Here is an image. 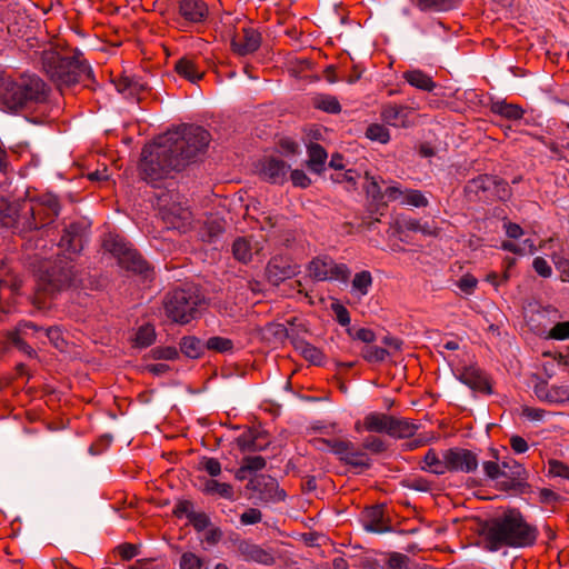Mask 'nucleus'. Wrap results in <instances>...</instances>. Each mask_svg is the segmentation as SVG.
Listing matches in <instances>:
<instances>
[{"instance_id":"6ab92c4d","label":"nucleus","mask_w":569,"mask_h":569,"mask_svg":"<svg viewBox=\"0 0 569 569\" xmlns=\"http://www.w3.org/2000/svg\"><path fill=\"white\" fill-rule=\"evenodd\" d=\"M458 379L473 391L486 395L492 393V387L488 377L475 366L465 367L459 373Z\"/></svg>"},{"instance_id":"de8ad7c7","label":"nucleus","mask_w":569,"mask_h":569,"mask_svg":"<svg viewBox=\"0 0 569 569\" xmlns=\"http://www.w3.org/2000/svg\"><path fill=\"white\" fill-rule=\"evenodd\" d=\"M550 402H569V386H553L546 393Z\"/></svg>"},{"instance_id":"5701e85b","label":"nucleus","mask_w":569,"mask_h":569,"mask_svg":"<svg viewBox=\"0 0 569 569\" xmlns=\"http://www.w3.org/2000/svg\"><path fill=\"white\" fill-rule=\"evenodd\" d=\"M264 433L249 428L236 439L237 446L241 452H254L264 450L269 442L263 441Z\"/></svg>"},{"instance_id":"1a4fd4ad","label":"nucleus","mask_w":569,"mask_h":569,"mask_svg":"<svg viewBox=\"0 0 569 569\" xmlns=\"http://www.w3.org/2000/svg\"><path fill=\"white\" fill-rule=\"evenodd\" d=\"M103 248L117 258L121 268L141 277L142 280H152L154 277L153 267L142 257V254L128 244L120 237H112L103 240Z\"/></svg>"},{"instance_id":"393cba45","label":"nucleus","mask_w":569,"mask_h":569,"mask_svg":"<svg viewBox=\"0 0 569 569\" xmlns=\"http://www.w3.org/2000/svg\"><path fill=\"white\" fill-rule=\"evenodd\" d=\"M392 416L380 412H370L363 418V428L368 432L387 433L390 432Z\"/></svg>"},{"instance_id":"cd10ccee","label":"nucleus","mask_w":569,"mask_h":569,"mask_svg":"<svg viewBox=\"0 0 569 569\" xmlns=\"http://www.w3.org/2000/svg\"><path fill=\"white\" fill-rule=\"evenodd\" d=\"M180 351L188 358L198 359L206 350V342L196 336H184L179 342Z\"/></svg>"},{"instance_id":"b1692460","label":"nucleus","mask_w":569,"mask_h":569,"mask_svg":"<svg viewBox=\"0 0 569 569\" xmlns=\"http://www.w3.org/2000/svg\"><path fill=\"white\" fill-rule=\"evenodd\" d=\"M363 526L368 531L383 533L390 531V527L385 521V509L382 505L368 508L363 518Z\"/></svg>"},{"instance_id":"bf43d9fd","label":"nucleus","mask_w":569,"mask_h":569,"mask_svg":"<svg viewBox=\"0 0 569 569\" xmlns=\"http://www.w3.org/2000/svg\"><path fill=\"white\" fill-rule=\"evenodd\" d=\"M548 337L556 340H566L569 338V321L556 323L548 333Z\"/></svg>"},{"instance_id":"680f3d73","label":"nucleus","mask_w":569,"mask_h":569,"mask_svg":"<svg viewBox=\"0 0 569 569\" xmlns=\"http://www.w3.org/2000/svg\"><path fill=\"white\" fill-rule=\"evenodd\" d=\"M549 473L553 477H561L563 479H569V467L563 462L551 459L549 460Z\"/></svg>"},{"instance_id":"f03ea898","label":"nucleus","mask_w":569,"mask_h":569,"mask_svg":"<svg viewBox=\"0 0 569 569\" xmlns=\"http://www.w3.org/2000/svg\"><path fill=\"white\" fill-rule=\"evenodd\" d=\"M480 535L485 549L491 552L501 548H528L536 545L539 530L529 523L517 508H508L502 513L481 522Z\"/></svg>"},{"instance_id":"ea45409f","label":"nucleus","mask_w":569,"mask_h":569,"mask_svg":"<svg viewBox=\"0 0 569 569\" xmlns=\"http://www.w3.org/2000/svg\"><path fill=\"white\" fill-rule=\"evenodd\" d=\"M242 552L251 560L263 565L273 563L274 559L271 553L263 550L257 545H246L242 548Z\"/></svg>"},{"instance_id":"69168bd1","label":"nucleus","mask_w":569,"mask_h":569,"mask_svg":"<svg viewBox=\"0 0 569 569\" xmlns=\"http://www.w3.org/2000/svg\"><path fill=\"white\" fill-rule=\"evenodd\" d=\"M290 179L295 187L308 188L311 184L310 178L303 170L295 169L291 171Z\"/></svg>"},{"instance_id":"4d7b16f0","label":"nucleus","mask_w":569,"mask_h":569,"mask_svg":"<svg viewBox=\"0 0 569 569\" xmlns=\"http://www.w3.org/2000/svg\"><path fill=\"white\" fill-rule=\"evenodd\" d=\"M282 156L290 157L299 151V144L290 138H281L277 149Z\"/></svg>"},{"instance_id":"9b49d317","label":"nucleus","mask_w":569,"mask_h":569,"mask_svg":"<svg viewBox=\"0 0 569 569\" xmlns=\"http://www.w3.org/2000/svg\"><path fill=\"white\" fill-rule=\"evenodd\" d=\"M311 443L319 450H322V446L329 447L340 462L351 468L359 469V472L369 469L372 465V460L368 453L363 451L362 448H358L356 443L350 440L340 438H315L311 440Z\"/></svg>"},{"instance_id":"4be33fe9","label":"nucleus","mask_w":569,"mask_h":569,"mask_svg":"<svg viewBox=\"0 0 569 569\" xmlns=\"http://www.w3.org/2000/svg\"><path fill=\"white\" fill-rule=\"evenodd\" d=\"M27 328H33L34 331H40L41 328L31 321H21L18 326L12 330L7 332V339L20 351L26 353L28 357H36V350L29 346L23 339L22 336H27Z\"/></svg>"},{"instance_id":"ddd939ff","label":"nucleus","mask_w":569,"mask_h":569,"mask_svg":"<svg viewBox=\"0 0 569 569\" xmlns=\"http://www.w3.org/2000/svg\"><path fill=\"white\" fill-rule=\"evenodd\" d=\"M298 273L299 266L293 263L291 258L286 256H274L266 266V277L272 286H279Z\"/></svg>"},{"instance_id":"c85d7f7f","label":"nucleus","mask_w":569,"mask_h":569,"mask_svg":"<svg viewBox=\"0 0 569 569\" xmlns=\"http://www.w3.org/2000/svg\"><path fill=\"white\" fill-rule=\"evenodd\" d=\"M293 347L296 350L300 351L302 357L309 362L316 366L322 365L325 356L319 348L312 346L300 337L293 338Z\"/></svg>"},{"instance_id":"20e7f679","label":"nucleus","mask_w":569,"mask_h":569,"mask_svg":"<svg viewBox=\"0 0 569 569\" xmlns=\"http://www.w3.org/2000/svg\"><path fill=\"white\" fill-rule=\"evenodd\" d=\"M42 69L50 80L62 91L77 83L93 89L96 83L93 71L79 49L72 56H63L57 50H44L41 53Z\"/></svg>"},{"instance_id":"f8f14e48","label":"nucleus","mask_w":569,"mask_h":569,"mask_svg":"<svg viewBox=\"0 0 569 569\" xmlns=\"http://www.w3.org/2000/svg\"><path fill=\"white\" fill-rule=\"evenodd\" d=\"M309 273L317 281H348L350 270L345 263H336L330 257H317L309 263Z\"/></svg>"},{"instance_id":"f704fd0d","label":"nucleus","mask_w":569,"mask_h":569,"mask_svg":"<svg viewBox=\"0 0 569 569\" xmlns=\"http://www.w3.org/2000/svg\"><path fill=\"white\" fill-rule=\"evenodd\" d=\"M268 337H272L277 342H283L289 339L293 345V338H298L299 333L292 328L288 329L282 323H268L264 329Z\"/></svg>"},{"instance_id":"dca6fc26","label":"nucleus","mask_w":569,"mask_h":569,"mask_svg":"<svg viewBox=\"0 0 569 569\" xmlns=\"http://www.w3.org/2000/svg\"><path fill=\"white\" fill-rule=\"evenodd\" d=\"M88 238V227L82 222H72L63 229L59 247L72 254L82 251Z\"/></svg>"},{"instance_id":"39448f33","label":"nucleus","mask_w":569,"mask_h":569,"mask_svg":"<svg viewBox=\"0 0 569 569\" xmlns=\"http://www.w3.org/2000/svg\"><path fill=\"white\" fill-rule=\"evenodd\" d=\"M50 88L36 74H23L18 80L0 74V101L10 110L48 99Z\"/></svg>"},{"instance_id":"72a5a7b5","label":"nucleus","mask_w":569,"mask_h":569,"mask_svg":"<svg viewBox=\"0 0 569 569\" xmlns=\"http://www.w3.org/2000/svg\"><path fill=\"white\" fill-rule=\"evenodd\" d=\"M423 462L425 466L422 469L428 470L435 475L441 476L448 471L446 451L442 453V459H440L433 449H429L425 455Z\"/></svg>"},{"instance_id":"412c9836","label":"nucleus","mask_w":569,"mask_h":569,"mask_svg":"<svg viewBox=\"0 0 569 569\" xmlns=\"http://www.w3.org/2000/svg\"><path fill=\"white\" fill-rule=\"evenodd\" d=\"M243 34L233 37L231 46L233 51L240 56H247L259 49L261 37L258 31L252 28H244Z\"/></svg>"},{"instance_id":"6e6d98bb","label":"nucleus","mask_w":569,"mask_h":569,"mask_svg":"<svg viewBox=\"0 0 569 569\" xmlns=\"http://www.w3.org/2000/svg\"><path fill=\"white\" fill-rule=\"evenodd\" d=\"M202 560L193 552H184L180 558L181 569H202Z\"/></svg>"},{"instance_id":"58836bf2","label":"nucleus","mask_w":569,"mask_h":569,"mask_svg":"<svg viewBox=\"0 0 569 569\" xmlns=\"http://www.w3.org/2000/svg\"><path fill=\"white\" fill-rule=\"evenodd\" d=\"M226 229V221L222 219L208 220L202 229V239L207 242H213L221 236Z\"/></svg>"},{"instance_id":"49530a36","label":"nucleus","mask_w":569,"mask_h":569,"mask_svg":"<svg viewBox=\"0 0 569 569\" xmlns=\"http://www.w3.org/2000/svg\"><path fill=\"white\" fill-rule=\"evenodd\" d=\"M372 284V276L369 271L363 270L355 274L352 280V288L366 296L369 292V288Z\"/></svg>"},{"instance_id":"7ed1b4c3","label":"nucleus","mask_w":569,"mask_h":569,"mask_svg":"<svg viewBox=\"0 0 569 569\" xmlns=\"http://www.w3.org/2000/svg\"><path fill=\"white\" fill-rule=\"evenodd\" d=\"M59 212V200L51 193L20 202L0 199V224L22 238L53 222Z\"/></svg>"},{"instance_id":"2f4dec72","label":"nucleus","mask_w":569,"mask_h":569,"mask_svg":"<svg viewBox=\"0 0 569 569\" xmlns=\"http://www.w3.org/2000/svg\"><path fill=\"white\" fill-rule=\"evenodd\" d=\"M116 89L118 92L126 94V98L133 99L138 98L140 92L146 90V86L136 81L130 77H120L114 81Z\"/></svg>"},{"instance_id":"a878e982","label":"nucleus","mask_w":569,"mask_h":569,"mask_svg":"<svg viewBox=\"0 0 569 569\" xmlns=\"http://www.w3.org/2000/svg\"><path fill=\"white\" fill-rule=\"evenodd\" d=\"M176 72L192 83L198 82L204 76V71L198 69L194 60L184 56L177 60L174 64Z\"/></svg>"},{"instance_id":"774afa93","label":"nucleus","mask_w":569,"mask_h":569,"mask_svg":"<svg viewBox=\"0 0 569 569\" xmlns=\"http://www.w3.org/2000/svg\"><path fill=\"white\" fill-rule=\"evenodd\" d=\"M482 466L487 477L492 480H496L501 476H507V471L501 470L499 465L495 461H485Z\"/></svg>"},{"instance_id":"13d9d810","label":"nucleus","mask_w":569,"mask_h":569,"mask_svg":"<svg viewBox=\"0 0 569 569\" xmlns=\"http://www.w3.org/2000/svg\"><path fill=\"white\" fill-rule=\"evenodd\" d=\"M242 462L249 472L262 470L267 463L266 459L261 456H246L243 457Z\"/></svg>"},{"instance_id":"338daca9","label":"nucleus","mask_w":569,"mask_h":569,"mask_svg":"<svg viewBox=\"0 0 569 569\" xmlns=\"http://www.w3.org/2000/svg\"><path fill=\"white\" fill-rule=\"evenodd\" d=\"M262 519V513L257 508H250L240 516L242 525H256Z\"/></svg>"},{"instance_id":"79ce46f5","label":"nucleus","mask_w":569,"mask_h":569,"mask_svg":"<svg viewBox=\"0 0 569 569\" xmlns=\"http://www.w3.org/2000/svg\"><path fill=\"white\" fill-rule=\"evenodd\" d=\"M460 0H418L421 10L448 11L453 9Z\"/></svg>"},{"instance_id":"c9c22d12","label":"nucleus","mask_w":569,"mask_h":569,"mask_svg":"<svg viewBox=\"0 0 569 569\" xmlns=\"http://www.w3.org/2000/svg\"><path fill=\"white\" fill-rule=\"evenodd\" d=\"M232 254L234 259L242 263H248L252 259L251 242L246 237H238L232 243Z\"/></svg>"},{"instance_id":"052dcab7","label":"nucleus","mask_w":569,"mask_h":569,"mask_svg":"<svg viewBox=\"0 0 569 569\" xmlns=\"http://www.w3.org/2000/svg\"><path fill=\"white\" fill-rule=\"evenodd\" d=\"M347 332L352 339L360 340L367 345H369L376 340L375 332L368 328H360L355 333L351 328H348Z\"/></svg>"},{"instance_id":"bb28decb","label":"nucleus","mask_w":569,"mask_h":569,"mask_svg":"<svg viewBox=\"0 0 569 569\" xmlns=\"http://www.w3.org/2000/svg\"><path fill=\"white\" fill-rule=\"evenodd\" d=\"M308 157L307 166L309 170L321 173L325 170V162L328 157L326 149L319 143L311 142L308 146Z\"/></svg>"},{"instance_id":"9d476101","label":"nucleus","mask_w":569,"mask_h":569,"mask_svg":"<svg viewBox=\"0 0 569 569\" xmlns=\"http://www.w3.org/2000/svg\"><path fill=\"white\" fill-rule=\"evenodd\" d=\"M154 197L159 216L168 229L182 230L190 223L191 212L182 206L178 191L160 189Z\"/></svg>"},{"instance_id":"e433bc0d","label":"nucleus","mask_w":569,"mask_h":569,"mask_svg":"<svg viewBox=\"0 0 569 569\" xmlns=\"http://www.w3.org/2000/svg\"><path fill=\"white\" fill-rule=\"evenodd\" d=\"M203 492L207 495H219L220 497L234 500L233 488L229 483L219 482L213 479H209L204 483Z\"/></svg>"},{"instance_id":"c756f323","label":"nucleus","mask_w":569,"mask_h":569,"mask_svg":"<svg viewBox=\"0 0 569 569\" xmlns=\"http://www.w3.org/2000/svg\"><path fill=\"white\" fill-rule=\"evenodd\" d=\"M403 78L407 82L420 90L432 91L436 88V83L430 76L421 70H409L403 73Z\"/></svg>"},{"instance_id":"c03bdc74","label":"nucleus","mask_w":569,"mask_h":569,"mask_svg":"<svg viewBox=\"0 0 569 569\" xmlns=\"http://www.w3.org/2000/svg\"><path fill=\"white\" fill-rule=\"evenodd\" d=\"M389 355L387 349L370 345L365 346L361 350V357L370 363L382 362Z\"/></svg>"},{"instance_id":"a19ab883","label":"nucleus","mask_w":569,"mask_h":569,"mask_svg":"<svg viewBox=\"0 0 569 569\" xmlns=\"http://www.w3.org/2000/svg\"><path fill=\"white\" fill-rule=\"evenodd\" d=\"M156 340L154 327L150 323L141 326L136 332L134 345L139 348H147Z\"/></svg>"},{"instance_id":"8fccbe9b","label":"nucleus","mask_w":569,"mask_h":569,"mask_svg":"<svg viewBox=\"0 0 569 569\" xmlns=\"http://www.w3.org/2000/svg\"><path fill=\"white\" fill-rule=\"evenodd\" d=\"M362 449L363 451L365 450H368L375 455H379L383 451L387 450V445L386 442L379 438V437H376V436H369L367 437L363 442H362Z\"/></svg>"},{"instance_id":"0eeeda50","label":"nucleus","mask_w":569,"mask_h":569,"mask_svg":"<svg viewBox=\"0 0 569 569\" xmlns=\"http://www.w3.org/2000/svg\"><path fill=\"white\" fill-rule=\"evenodd\" d=\"M203 298L194 287L176 288L166 293L162 305L166 316L176 323L187 325L199 316Z\"/></svg>"},{"instance_id":"2eb2a0df","label":"nucleus","mask_w":569,"mask_h":569,"mask_svg":"<svg viewBox=\"0 0 569 569\" xmlns=\"http://www.w3.org/2000/svg\"><path fill=\"white\" fill-rule=\"evenodd\" d=\"M247 489L258 493L261 501L284 500L287 495L279 489L278 481L268 475H257L247 483Z\"/></svg>"},{"instance_id":"a18cd8bd","label":"nucleus","mask_w":569,"mask_h":569,"mask_svg":"<svg viewBox=\"0 0 569 569\" xmlns=\"http://www.w3.org/2000/svg\"><path fill=\"white\" fill-rule=\"evenodd\" d=\"M366 137L372 141L387 143L390 139V133L383 124L371 123L366 130Z\"/></svg>"},{"instance_id":"7c9ffc66","label":"nucleus","mask_w":569,"mask_h":569,"mask_svg":"<svg viewBox=\"0 0 569 569\" xmlns=\"http://www.w3.org/2000/svg\"><path fill=\"white\" fill-rule=\"evenodd\" d=\"M418 429L412 421L392 416L389 436L393 438H410Z\"/></svg>"},{"instance_id":"0e129e2a","label":"nucleus","mask_w":569,"mask_h":569,"mask_svg":"<svg viewBox=\"0 0 569 569\" xmlns=\"http://www.w3.org/2000/svg\"><path fill=\"white\" fill-rule=\"evenodd\" d=\"M200 463L211 477H217L221 472V463L216 458L203 457Z\"/></svg>"},{"instance_id":"a211bd4d","label":"nucleus","mask_w":569,"mask_h":569,"mask_svg":"<svg viewBox=\"0 0 569 569\" xmlns=\"http://www.w3.org/2000/svg\"><path fill=\"white\" fill-rule=\"evenodd\" d=\"M290 166L281 159L269 156L260 161L259 173L263 180L273 183L282 184L287 181V173Z\"/></svg>"},{"instance_id":"864d4df0","label":"nucleus","mask_w":569,"mask_h":569,"mask_svg":"<svg viewBox=\"0 0 569 569\" xmlns=\"http://www.w3.org/2000/svg\"><path fill=\"white\" fill-rule=\"evenodd\" d=\"M188 520L193 526V528L199 532L203 531L211 525L210 518L204 512L193 511L189 515Z\"/></svg>"},{"instance_id":"09e8293b","label":"nucleus","mask_w":569,"mask_h":569,"mask_svg":"<svg viewBox=\"0 0 569 569\" xmlns=\"http://www.w3.org/2000/svg\"><path fill=\"white\" fill-rule=\"evenodd\" d=\"M150 357L154 360H174L179 358V351L176 347H156L150 350Z\"/></svg>"},{"instance_id":"603ef678","label":"nucleus","mask_w":569,"mask_h":569,"mask_svg":"<svg viewBox=\"0 0 569 569\" xmlns=\"http://www.w3.org/2000/svg\"><path fill=\"white\" fill-rule=\"evenodd\" d=\"M410 558L400 552L390 553L387 566L388 569H408Z\"/></svg>"},{"instance_id":"37998d69","label":"nucleus","mask_w":569,"mask_h":569,"mask_svg":"<svg viewBox=\"0 0 569 569\" xmlns=\"http://www.w3.org/2000/svg\"><path fill=\"white\" fill-rule=\"evenodd\" d=\"M206 349L216 351L219 353L232 352L233 341L229 338L223 337H211L206 341Z\"/></svg>"},{"instance_id":"e2e57ef3","label":"nucleus","mask_w":569,"mask_h":569,"mask_svg":"<svg viewBox=\"0 0 569 569\" xmlns=\"http://www.w3.org/2000/svg\"><path fill=\"white\" fill-rule=\"evenodd\" d=\"M331 310L335 312L336 319L341 326L346 327L350 325V313L343 305L340 302H333L331 305Z\"/></svg>"},{"instance_id":"6e6552de","label":"nucleus","mask_w":569,"mask_h":569,"mask_svg":"<svg viewBox=\"0 0 569 569\" xmlns=\"http://www.w3.org/2000/svg\"><path fill=\"white\" fill-rule=\"evenodd\" d=\"M463 192L468 201L485 203L498 200L507 201L512 196L508 182L493 174H479L469 180L465 186Z\"/></svg>"},{"instance_id":"423d86ee","label":"nucleus","mask_w":569,"mask_h":569,"mask_svg":"<svg viewBox=\"0 0 569 569\" xmlns=\"http://www.w3.org/2000/svg\"><path fill=\"white\" fill-rule=\"evenodd\" d=\"M38 290L53 296L76 287L78 272L72 260L64 254L58 256L52 262H47L37 272Z\"/></svg>"},{"instance_id":"aec40b11","label":"nucleus","mask_w":569,"mask_h":569,"mask_svg":"<svg viewBox=\"0 0 569 569\" xmlns=\"http://www.w3.org/2000/svg\"><path fill=\"white\" fill-rule=\"evenodd\" d=\"M179 14L190 23L203 22L209 16L208 4L203 0H180Z\"/></svg>"},{"instance_id":"4468645a","label":"nucleus","mask_w":569,"mask_h":569,"mask_svg":"<svg viewBox=\"0 0 569 569\" xmlns=\"http://www.w3.org/2000/svg\"><path fill=\"white\" fill-rule=\"evenodd\" d=\"M446 462L449 472L471 473L478 469V457L471 450L453 447L446 450Z\"/></svg>"},{"instance_id":"f3484780","label":"nucleus","mask_w":569,"mask_h":569,"mask_svg":"<svg viewBox=\"0 0 569 569\" xmlns=\"http://www.w3.org/2000/svg\"><path fill=\"white\" fill-rule=\"evenodd\" d=\"M512 468L515 470L507 472V476H502L506 479L498 482L499 489L506 492L512 491L517 495L529 493L531 486L527 482V470L517 461H512Z\"/></svg>"},{"instance_id":"4c0bfd02","label":"nucleus","mask_w":569,"mask_h":569,"mask_svg":"<svg viewBox=\"0 0 569 569\" xmlns=\"http://www.w3.org/2000/svg\"><path fill=\"white\" fill-rule=\"evenodd\" d=\"M312 106L316 109L322 110L328 113H339L341 106L336 97L328 94H319L312 99Z\"/></svg>"},{"instance_id":"3c124183","label":"nucleus","mask_w":569,"mask_h":569,"mask_svg":"<svg viewBox=\"0 0 569 569\" xmlns=\"http://www.w3.org/2000/svg\"><path fill=\"white\" fill-rule=\"evenodd\" d=\"M405 110H407V108L397 104H389L383 108L381 117L387 123L396 124V121L402 116Z\"/></svg>"},{"instance_id":"5fc2aeb1","label":"nucleus","mask_w":569,"mask_h":569,"mask_svg":"<svg viewBox=\"0 0 569 569\" xmlns=\"http://www.w3.org/2000/svg\"><path fill=\"white\" fill-rule=\"evenodd\" d=\"M366 178L369 180L368 184L365 188L367 196L371 197L377 202L382 201L383 192L376 178L370 177L368 172L366 173Z\"/></svg>"},{"instance_id":"473e14b6","label":"nucleus","mask_w":569,"mask_h":569,"mask_svg":"<svg viewBox=\"0 0 569 569\" xmlns=\"http://www.w3.org/2000/svg\"><path fill=\"white\" fill-rule=\"evenodd\" d=\"M490 110L509 120H519L525 113L519 104L508 103L505 100L492 102Z\"/></svg>"},{"instance_id":"f257e3e1","label":"nucleus","mask_w":569,"mask_h":569,"mask_svg":"<svg viewBox=\"0 0 569 569\" xmlns=\"http://www.w3.org/2000/svg\"><path fill=\"white\" fill-rule=\"evenodd\" d=\"M210 140V132L196 124H182L158 137L142 148L138 166L140 178L154 183L183 170L206 151Z\"/></svg>"}]
</instances>
